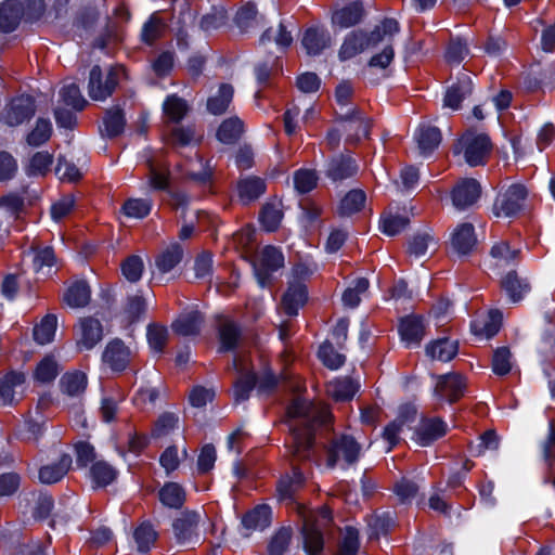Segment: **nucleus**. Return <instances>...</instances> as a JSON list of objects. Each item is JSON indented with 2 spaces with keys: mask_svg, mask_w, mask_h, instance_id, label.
Masks as SVG:
<instances>
[{
  "mask_svg": "<svg viewBox=\"0 0 555 555\" xmlns=\"http://www.w3.org/2000/svg\"><path fill=\"white\" fill-rule=\"evenodd\" d=\"M469 50L466 40L463 38L451 39L444 51V60L448 64L460 65Z\"/></svg>",
  "mask_w": 555,
  "mask_h": 555,
  "instance_id": "nucleus-63",
  "label": "nucleus"
},
{
  "mask_svg": "<svg viewBox=\"0 0 555 555\" xmlns=\"http://www.w3.org/2000/svg\"><path fill=\"white\" fill-rule=\"evenodd\" d=\"M425 319L422 314H406L400 318L398 333L405 348L418 347L425 336Z\"/></svg>",
  "mask_w": 555,
  "mask_h": 555,
  "instance_id": "nucleus-13",
  "label": "nucleus"
},
{
  "mask_svg": "<svg viewBox=\"0 0 555 555\" xmlns=\"http://www.w3.org/2000/svg\"><path fill=\"white\" fill-rule=\"evenodd\" d=\"M227 18L228 14L224 8L212 5L210 11L201 17L199 28L205 33L219 29L225 24Z\"/></svg>",
  "mask_w": 555,
  "mask_h": 555,
  "instance_id": "nucleus-59",
  "label": "nucleus"
},
{
  "mask_svg": "<svg viewBox=\"0 0 555 555\" xmlns=\"http://www.w3.org/2000/svg\"><path fill=\"white\" fill-rule=\"evenodd\" d=\"M481 195V185L474 178L460 180L451 191L453 206L459 210H465L477 203Z\"/></svg>",
  "mask_w": 555,
  "mask_h": 555,
  "instance_id": "nucleus-16",
  "label": "nucleus"
},
{
  "mask_svg": "<svg viewBox=\"0 0 555 555\" xmlns=\"http://www.w3.org/2000/svg\"><path fill=\"white\" fill-rule=\"evenodd\" d=\"M366 203V194L361 189H352L348 191L340 199L337 214L339 217H350L360 212Z\"/></svg>",
  "mask_w": 555,
  "mask_h": 555,
  "instance_id": "nucleus-41",
  "label": "nucleus"
},
{
  "mask_svg": "<svg viewBox=\"0 0 555 555\" xmlns=\"http://www.w3.org/2000/svg\"><path fill=\"white\" fill-rule=\"evenodd\" d=\"M88 378L81 371L66 372L60 379V388L63 393L75 397L87 388Z\"/></svg>",
  "mask_w": 555,
  "mask_h": 555,
  "instance_id": "nucleus-46",
  "label": "nucleus"
},
{
  "mask_svg": "<svg viewBox=\"0 0 555 555\" xmlns=\"http://www.w3.org/2000/svg\"><path fill=\"white\" fill-rule=\"evenodd\" d=\"M512 353L508 347H498L493 351L491 367L492 372L498 376H506L512 371L511 363Z\"/></svg>",
  "mask_w": 555,
  "mask_h": 555,
  "instance_id": "nucleus-62",
  "label": "nucleus"
},
{
  "mask_svg": "<svg viewBox=\"0 0 555 555\" xmlns=\"http://www.w3.org/2000/svg\"><path fill=\"white\" fill-rule=\"evenodd\" d=\"M158 501L169 509H181L186 502V491L182 485L176 481H166L158 489Z\"/></svg>",
  "mask_w": 555,
  "mask_h": 555,
  "instance_id": "nucleus-31",
  "label": "nucleus"
},
{
  "mask_svg": "<svg viewBox=\"0 0 555 555\" xmlns=\"http://www.w3.org/2000/svg\"><path fill=\"white\" fill-rule=\"evenodd\" d=\"M53 128L50 119L39 117L35 128L27 133L26 142L33 147L41 146L50 140Z\"/></svg>",
  "mask_w": 555,
  "mask_h": 555,
  "instance_id": "nucleus-51",
  "label": "nucleus"
},
{
  "mask_svg": "<svg viewBox=\"0 0 555 555\" xmlns=\"http://www.w3.org/2000/svg\"><path fill=\"white\" fill-rule=\"evenodd\" d=\"M25 10L22 0H3L0 2V33L12 34L24 21Z\"/></svg>",
  "mask_w": 555,
  "mask_h": 555,
  "instance_id": "nucleus-19",
  "label": "nucleus"
},
{
  "mask_svg": "<svg viewBox=\"0 0 555 555\" xmlns=\"http://www.w3.org/2000/svg\"><path fill=\"white\" fill-rule=\"evenodd\" d=\"M133 538L138 545V551L147 553L157 539V532L150 522H142L134 529Z\"/></svg>",
  "mask_w": 555,
  "mask_h": 555,
  "instance_id": "nucleus-60",
  "label": "nucleus"
},
{
  "mask_svg": "<svg viewBox=\"0 0 555 555\" xmlns=\"http://www.w3.org/2000/svg\"><path fill=\"white\" fill-rule=\"evenodd\" d=\"M284 255L280 247L266 245L261 250L259 264L254 263V273L260 287L272 282V274L284 267Z\"/></svg>",
  "mask_w": 555,
  "mask_h": 555,
  "instance_id": "nucleus-8",
  "label": "nucleus"
},
{
  "mask_svg": "<svg viewBox=\"0 0 555 555\" xmlns=\"http://www.w3.org/2000/svg\"><path fill=\"white\" fill-rule=\"evenodd\" d=\"M451 245L459 256H468L477 245L475 228L469 222L459 224L451 236Z\"/></svg>",
  "mask_w": 555,
  "mask_h": 555,
  "instance_id": "nucleus-24",
  "label": "nucleus"
},
{
  "mask_svg": "<svg viewBox=\"0 0 555 555\" xmlns=\"http://www.w3.org/2000/svg\"><path fill=\"white\" fill-rule=\"evenodd\" d=\"M465 162L470 167L483 166L492 151V142L487 133L466 131L460 139Z\"/></svg>",
  "mask_w": 555,
  "mask_h": 555,
  "instance_id": "nucleus-3",
  "label": "nucleus"
},
{
  "mask_svg": "<svg viewBox=\"0 0 555 555\" xmlns=\"http://www.w3.org/2000/svg\"><path fill=\"white\" fill-rule=\"evenodd\" d=\"M420 491V486L408 477H401L392 486V492L401 504L410 505Z\"/></svg>",
  "mask_w": 555,
  "mask_h": 555,
  "instance_id": "nucleus-55",
  "label": "nucleus"
},
{
  "mask_svg": "<svg viewBox=\"0 0 555 555\" xmlns=\"http://www.w3.org/2000/svg\"><path fill=\"white\" fill-rule=\"evenodd\" d=\"M236 191L241 204L247 206L266 193L267 183L263 178L248 176L237 181Z\"/></svg>",
  "mask_w": 555,
  "mask_h": 555,
  "instance_id": "nucleus-27",
  "label": "nucleus"
},
{
  "mask_svg": "<svg viewBox=\"0 0 555 555\" xmlns=\"http://www.w3.org/2000/svg\"><path fill=\"white\" fill-rule=\"evenodd\" d=\"M81 337L77 341L79 350H91L103 338L102 323L92 317L85 318L80 321Z\"/></svg>",
  "mask_w": 555,
  "mask_h": 555,
  "instance_id": "nucleus-32",
  "label": "nucleus"
},
{
  "mask_svg": "<svg viewBox=\"0 0 555 555\" xmlns=\"http://www.w3.org/2000/svg\"><path fill=\"white\" fill-rule=\"evenodd\" d=\"M318 358L325 367L332 371L340 369L346 362L345 354L338 352L328 340L319 346Z\"/></svg>",
  "mask_w": 555,
  "mask_h": 555,
  "instance_id": "nucleus-50",
  "label": "nucleus"
},
{
  "mask_svg": "<svg viewBox=\"0 0 555 555\" xmlns=\"http://www.w3.org/2000/svg\"><path fill=\"white\" fill-rule=\"evenodd\" d=\"M57 327V317L53 313L46 314L41 321L34 326L33 338L39 345H47L54 339Z\"/></svg>",
  "mask_w": 555,
  "mask_h": 555,
  "instance_id": "nucleus-44",
  "label": "nucleus"
},
{
  "mask_svg": "<svg viewBox=\"0 0 555 555\" xmlns=\"http://www.w3.org/2000/svg\"><path fill=\"white\" fill-rule=\"evenodd\" d=\"M466 379L461 373L450 372L438 376L435 393L449 404L456 403L465 393Z\"/></svg>",
  "mask_w": 555,
  "mask_h": 555,
  "instance_id": "nucleus-12",
  "label": "nucleus"
},
{
  "mask_svg": "<svg viewBox=\"0 0 555 555\" xmlns=\"http://www.w3.org/2000/svg\"><path fill=\"white\" fill-rule=\"evenodd\" d=\"M552 69H545L541 66H532L521 77V87L526 92L533 93L542 89L546 80L551 78Z\"/></svg>",
  "mask_w": 555,
  "mask_h": 555,
  "instance_id": "nucleus-45",
  "label": "nucleus"
},
{
  "mask_svg": "<svg viewBox=\"0 0 555 555\" xmlns=\"http://www.w3.org/2000/svg\"><path fill=\"white\" fill-rule=\"evenodd\" d=\"M501 288L506 293L509 300L514 304L524 299L530 292L531 286L527 279L518 275L516 270L508 271L501 280Z\"/></svg>",
  "mask_w": 555,
  "mask_h": 555,
  "instance_id": "nucleus-34",
  "label": "nucleus"
},
{
  "mask_svg": "<svg viewBox=\"0 0 555 555\" xmlns=\"http://www.w3.org/2000/svg\"><path fill=\"white\" fill-rule=\"evenodd\" d=\"M367 49V42L364 39V30H352L346 35L338 50V59L341 62L351 60Z\"/></svg>",
  "mask_w": 555,
  "mask_h": 555,
  "instance_id": "nucleus-35",
  "label": "nucleus"
},
{
  "mask_svg": "<svg viewBox=\"0 0 555 555\" xmlns=\"http://www.w3.org/2000/svg\"><path fill=\"white\" fill-rule=\"evenodd\" d=\"M183 258V249L179 244H172L162 251L155 259V264L159 272L168 273L175 269Z\"/></svg>",
  "mask_w": 555,
  "mask_h": 555,
  "instance_id": "nucleus-48",
  "label": "nucleus"
},
{
  "mask_svg": "<svg viewBox=\"0 0 555 555\" xmlns=\"http://www.w3.org/2000/svg\"><path fill=\"white\" fill-rule=\"evenodd\" d=\"M37 105L33 95L22 93L13 96L3 109V120L9 127H17L30 121L36 114Z\"/></svg>",
  "mask_w": 555,
  "mask_h": 555,
  "instance_id": "nucleus-6",
  "label": "nucleus"
},
{
  "mask_svg": "<svg viewBox=\"0 0 555 555\" xmlns=\"http://www.w3.org/2000/svg\"><path fill=\"white\" fill-rule=\"evenodd\" d=\"M323 167L324 177L335 186L354 178L359 171V165L356 158L345 153L328 157Z\"/></svg>",
  "mask_w": 555,
  "mask_h": 555,
  "instance_id": "nucleus-5",
  "label": "nucleus"
},
{
  "mask_svg": "<svg viewBox=\"0 0 555 555\" xmlns=\"http://www.w3.org/2000/svg\"><path fill=\"white\" fill-rule=\"evenodd\" d=\"M199 522V514L196 511L186 509L172 521L175 538L179 544L190 542L196 534Z\"/></svg>",
  "mask_w": 555,
  "mask_h": 555,
  "instance_id": "nucleus-23",
  "label": "nucleus"
},
{
  "mask_svg": "<svg viewBox=\"0 0 555 555\" xmlns=\"http://www.w3.org/2000/svg\"><path fill=\"white\" fill-rule=\"evenodd\" d=\"M130 349L122 339L114 338L107 343L102 360L114 373H122L130 363Z\"/></svg>",
  "mask_w": 555,
  "mask_h": 555,
  "instance_id": "nucleus-17",
  "label": "nucleus"
},
{
  "mask_svg": "<svg viewBox=\"0 0 555 555\" xmlns=\"http://www.w3.org/2000/svg\"><path fill=\"white\" fill-rule=\"evenodd\" d=\"M308 301V287L301 282L291 283L282 296L284 312L288 317H296L300 308Z\"/></svg>",
  "mask_w": 555,
  "mask_h": 555,
  "instance_id": "nucleus-26",
  "label": "nucleus"
},
{
  "mask_svg": "<svg viewBox=\"0 0 555 555\" xmlns=\"http://www.w3.org/2000/svg\"><path fill=\"white\" fill-rule=\"evenodd\" d=\"M73 460L68 453H62L57 462L42 465L38 470V479L43 485H54L68 473Z\"/></svg>",
  "mask_w": 555,
  "mask_h": 555,
  "instance_id": "nucleus-29",
  "label": "nucleus"
},
{
  "mask_svg": "<svg viewBox=\"0 0 555 555\" xmlns=\"http://www.w3.org/2000/svg\"><path fill=\"white\" fill-rule=\"evenodd\" d=\"M306 486V477L299 467H293L291 473H285L276 481L275 496L281 503L294 505L297 503V494Z\"/></svg>",
  "mask_w": 555,
  "mask_h": 555,
  "instance_id": "nucleus-10",
  "label": "nucleus"
},
{
  "mask_svg": "<svg viewBox=\"0 0 555 555\" xmlns=\"http://www.w3.org/2000/svg\"><path fill=\"white\" fill-rule=\"evenodd\" d=\"M153 208L151 198H128L121 206V212L128 218L144 219Z\"/></svg>",
  "mask_w": 555,
  "mask_h": 555,
  "instance_id": "nucleus-52",
  "label": "nucleus"
},
{
  "mask_svg": "<svg viewBox=\"0 0 555 555\" xmlns=\"http://www.w3.org/2000/svg\"><path fill=\"white\" fill-rule=\"evenodd\" d=\"M240 377L233 383V400L235 404L247 401L257 386V372L240 370Z\"/></svg>",
  "mask_w": 555,
  "mask_h": 555,
  "instance_id": "nucleus-40",
  "label": "nucleus"
},
{
  "mask_svg": "<svg viewBox=\"0 0 555 555\" xmlns=\"http://www.w3.org/2000/svg\"><path fill=\"white\" fill-rule=\"evenodd\" d=\"M410 223V219L402 215H388L379 220L380 231L388 236L400 234Z\"/></svg>",
  "mask_w": 555,
  "mask_h": 555,
  "instance_id": "nucleus-64",
  "label": "nucleus"
},
{
  "mask_svg": "<svg viewBox=\"0 0 555 555\" xmlns=\"http://www.w3.org/2000/svg\"><path fill=\"white\" fill-rule=\"evenodd\" d=\"M126 126L127 118L125 109L121 105L115 104L105 109L99 130L102 138L113 140L125 132Z\"/></svg>",
  "mask_w": 555,
  "mask_h": 555,
  "instance_id": "nucleus-18",
  "label": "nucleus"
},
{
  "mask_svg": "<svg viewBox=\"0 0 555 555\" xmlns=\"http://www.w3.org/2000/svg\"><path fill=\"white\" fill-rule=\"evenodd\" d=\"M361 453V444L351 435L343 434L338 438L332 440L326 449V467L335 468L341 454L347 465H353L359 461Z\"/></svg>",
  "mask_w": 555,
  "mask_h": 555,
  "instance_id": "nucleus-4",
  "label": "nucleus"
},
{
  "mask_svg": "<svg viewBox=\"0 0 555 555\" xmlns=\"http://www.w3.org/2000/svg\"><path fill=\"white\" fill-rule=\"evenodd\" d=\"M359 390V384L351 378L337 379L331 390V395L336 402H348L353 399Z\"/></svg>",
  "mask_w": 555,
  "mask_h": 555,
  "instance_id": "nucleus-58",
  "label": "nucleus"
},
{
  "mask_svg": "<svg viewBox=\"0 0 555 555\" xmlns=\"http://www.w3.org/2000/svg\"><path fill=\"white\" fill-rule=\"evenodd\" d=\"M528 194L522 183H512L499 191L492 205L493 215L498 218H516L524 211Z\"/></svg>",
  "mask_w": 555,
  "mask_h": 555,
  "instance_id": "nucleus-2",
  "label": "nucleus"
},
{
  "mask_svg": "<svg viewBox=\"0 0 555 555\" xmlns=\"http://www.w3.org/2000/svg\"><path fill=\"white\" fill-rule=\"evenodd\" d=\"M244 130V122L240 117H229L219 125L216 138L222 144H235L241 139Z\"/></svg>",
  "mask_w": 555,
  "mask_h": 555,
  "instance_id": "nucleus-38",
  "label": "nucleus"
},
{
  "mask_svg": "<svg viewBox=\"0 0 555 555\" xmlns=\"http://www.w3.org/2000/svg\"><path fill=\"white\" fill-rule=\"evenodd\" d=\"M337 122L347 124L344 131L347 133L346 142L350 144L359 143L362 139L370 135L371 124L359 107H352L345 114H337Z\"/></svg>",
  "mask_w": 555,
  "mask_h": 555,
  "instance_id": "nucleus-9",
  "label": "nucleus"
},
{
  "mask_svg": "<svg viewBox=\"0 0 555 555\" xmlns=\"http://www.w3.org/2000/svg\"><path fill=\"white\" fill-rule=\"evenodd\" d=\"M53 164V155L48 151H40L33 154L29 164L25 168L28 177H46Z\"/></svg>",
  "mask_w": 555,
  "mask_h": 555,
  "instance_id": "nucleus-49",
  "label": "nucleus"
},
{
  "mask_svg": "<svg viewBox=\"0 0 555 555\" xmlns=\"http://www.w3.org/2000/svg\"><path fill=\"white\" fill-rule=\"evenodd\" d=\"M25 383V374L20 371H9L0 378V401L2 405H11L14 401V389Z\"/></svg>",
  "mask_w": 555,
  "mask_h": 555,
  "instance_id": "nucleus-42",
  "label": "nucleus"
},
{
  "mask_svg": "<svg viewBox=\"0 0 555 555\" xmlns=\"http://www.w3.org/2000/svg\"><path fill=\"white\" fill-rule=\"evenodd\" d=\"M163 111L170 121L178 124L189 111L188 102L177 94H170L164 101Z\"/></svg>",
  "mask_w": 555,
  "mask_h": 555,
  "instance_id": "nucleus-53",
  "label": "nucleus"
},
{
  "mask_svg": "<svg viewBox=\"0 0 555 555\" xmlns=\"http://www.w3.org/2000/svg\"><path fill=\"white\" fill-rule=\"evenodd\" d=\"M204 322V314L198 309H192L180 313L171 323V328L179 336H197L202 331Z\"/></svg>",
  "mask_w": 555,
  "mask_h": 555,
  "instance_id": "nucleus-22",
  "label": "nucleus"
},
{
  "mask_svg": "<svg viewBox=\"0 0 555 555\" xmlns=\"http://www.w3.org/2000/svg\"><path fill=\"white\" fill-rule=\"evenodd\" d=\"M60 95L67 106H72L77 112L83 111L88 105L87 100L81 94L79 86L75 82L64 86L60 91Z\"/></svg>",
  "mask_w": 555,
  "mask_h": 555,
  "instance_id": "nucleus-61",
  "label": "nucleus"
},
{
  "mask_svg": "<svg viewBox=\"0 0 555 555\" xmlns=\"http://www.w3.org/2000/svg\"><path fill=\"white\" fill-rule=\"evenodd\" d=\"M414 139L421 155H431L440 145L442 141L441 130L431 125H420L414 133Z\"/></svg>",
  "mask_w": 555,
  "mask_h": 555,
  "instance_id": "nucleus-30",
  "label": "nucleus"
},
{
  "mask_svg": "<svg viewBox=\"0 0 555 555\" xmlns=\"http://www.w3.org/2000/svg\"><path fill=\"white\" fill-rule=\"evenodd\" d=\"M283 216L282 209L275 203L267 202L260 208L258 220L266 232L273 233L279 230Z\"/></svg>",
  "mask_w": 555,
  "mask_h": 555,
  "instance_id": "nucleus-43",
  "label": "nucleus"
},
{
  "mask_svg": "<svg viewBox=\"0 0 555 555\" xmlns=\"http://www.w3.org/2000/svg\"><path fill=\"white\" fill-rule=\"evenodd\" d=\"M234 88L231 83H221L215 95L207 99L206 108L211 115L224 114L233 101Z\"/></svg>",
  "mask_w": 555,
  "mask_h": 555,
  "instance_id": "nucleus-39",
  "label": "nucleus"
},
{
  "mask_svg": "<svg viewBox=\"0 0 555 555\" xmlns=\"http://www.w3.org/2000/svg\"><path fill=\"white\" fill-rule=\"evenodd\" d=\"M65 304L70 308H83L91 300V288L86 280H78L72 283L63 297Z\"/></svg>",
  "mask_w": 555,
  "mask_h": 555,
  "instance_id": "nucleus-37",
  "label": "nucleus"
},
{
  "mask_svg": "<svg viewBox=\"0 0 555 555\" xmlns=\"http://www.w3.org/2000/svg\"><path fill=\"white\" fill-rule=\"evenodd\" d=\"M459 350V340H452L447 336L433 339L425 346L426 356L430 360L440 362H449L453 360L457 356Z\"/></svg>",
  "mask_w": 555,
  "mask_h": 555,
  "instance_id": "nucleus-25",
  "label": "nucleus"
},
{
  "mask_svg": "<svg viewBox=\"0 0 555 555\" xmlns=\"http://www.w3.org/2000/svg\"><path fill=\"white\" fill-rule=\"evenodd\" d=\"M313 405L305 398L297 397L286 408L288 430L292 437L294 453L308 457L315 444V426L319 417L313 415Z\"/></svg>",
  "mask_w": 555,
  "mask_h": 555,
  "instance_id": "nucleus-1",
  "label": "nucleus"
},
{
  "mask_svg": "<svg viewBox=\"0 0 555 555\" xmlns=\"http://www.w3.org/2000/svg\"><path fill=\"white\" fill-rule=\"evenodd\" d=\"M300 43L307 55L318 56L330 47L331 36L324 27L312 25L305 29Z\"/></svg>",
  "mask_w": 555,
  "mask_h": 555,
  "instance_id": "nucleus-21",
  "label": "nucleus"
},
{
  "mask_svg": "<svg viewBox=\"0 0 555 555\" xmlns=\"http://www.w3.org/2000/svg\"><path fill=\"white\" fill-rule=\"evenodd\" d=\"M292 534L291 527H281L278 529L268 543V555H284L289 547Z\"/></svg>",
  "mask_w": 555,
  "mask_h": 555,
  "instance_id": "nucleus-57",
  "label": "nucleus"
},
{
  "mask_svg": "<svg viewBox=\"0 0 555 555\" xmlns=\"http://www.w3.org/2000/svg\"><path fill=\"white\" fill-rule=\"evenodd\" d=\"M304 551L307 555H321L324 550V534L317 522L306 521L301 528Z\"/></svg>",
  "mask_w": 555,
  "mask_h": 555,
  "instance_id": "nucleus-36",
  "label": "nucleus"
},
{
  "mask_svg": "<svg viewBox=\"0 0 555 555\" xmlns=\"http://www.w3.org/2000/svg\"><path fill=\"white\" fill-rule=\"evenodd\" d=\"M119 83L118 74L111 68L104 77L100 65L91 67L88 78V95L93 101H105L115 92Z\"/></svg>",
  "mask_w": 555,
  "mask_h": 555,
  "instance_id": "nucleus-7",
  "label": "nucleus"
},
{
  "mask_svg": "<svg viewBox=\"0 0 555 555\" xmlns=\"http://www.w3.org/2000/svg\"><path fill=\"white\" fill-rule=\"evenodd\" d=\"M241 522L247 530H264L271 526L272 508L266 503L258 504L243 515Z\"/></svg>",
  "mask_w": 555,
  "mask_h": 555,
  "instance_id": "nucleus-33",
  "label": "nucleus"
},
{
  "mask_svg": "<svg viewBox=\"0 0 555 555\" xmlns=\"http://www.w3.org/2000/svg\"><path fill=\"white\" fill-rule=\"evenodd\" d=\"M149 347L157 353H163L168 340V330L165 325L150 323L146 327Z\"/></svg>",
  "mask_w": 555,
  "mask_h": 555,
  "instance_id": "nucleus-56",
  "label": "nucleus"
},
{
  "mask_svg": "<svg viewBox=\"0 0 555 555\" xmlns=\"http://www.w3.org/2000/svg\"><path fill=\"white\" fill-rule=\"evenodd\" d=\"M293 183L298 194H308L318 186V172L314 169L299 168L293 175Z\"/></svg>",
  "mask_w": 555,
  "mask_h": 555,
  "instance_id": "nucleus-47",
  "label": "nucleus"
},
{
  "mask_svg": "<svg viewBox=\"0 0 555 555\" xmlns=\"http://www.w3.org/2000/svg\"><path fill=\"white\" fill-rule=\"evenodd\" d=\"M366 11L361 0H353L332 12L331 22L334 28L340 30L359 25L365 17Z\"/></svg>",
  "mask_w": 555,
  "mask_h": 555,
  "instance_id": "nucleus-15",
  "label": "nucleus"
},
{
  "mask_svg": "<svg viewBox=\"0 0 555 555\" xmlns=\"http://www.w3.org/2000/svg\"><path fill=\"white\" fill-rule=\"evenodd\" d=\"M448 433V424L439 416H422L418 426L414 430L413 440L420 447H430Z\"/></svg>",
  "mask_w": 555,
  "mask_h": 555,
  "instance_id": "nucleus-14",
  "label": "nucleus"
},
{
  "mask_svg": "<svg viewBox=\"0 0 555 555\" xmlns=\"http://www.w3.org/2000/svg\"><path fill=\"white\" fill-rule=\"evenodd\" d=\"M88 478L93 490L105 489L119 478V470L105 460L93 462L88 470Z\"/></svg>",
  "mask_w": 555,
  "mask_h": 555,
  "instance_id": "nucleus-20",
  "label": "nucleus"
},
{
  "mask_svg": "<svg viewBox=\"0 0 555 555\" xmlns=\"http://www.w3.org/2000/svg\"><path fill=\"white\" fill-rule=\"evenodd\" d=\"M475 89L472 77L466 73H459L455 80L446 88L442 106L452 111H460L463 102L469 98Z\"/></svg>",
  "mask_w": 555,
  "mask_h": 555,
  "instance_id": "nucleus-11",
  "label": "nucleus"
},
{
  "mask_svg": "<svg viewBox=\"0 0 555 555\" xmlns=\"http://www.w3.org/2000/svg\"><path fill=\"white\" fill-rule=\"evenodd\" d=\"M243 337L242 326L233 320L227 321L218 327V353L234 352Z\"/></svg>",
  "mask_w": 555,
  "mask_h": 555,
  "instance_id": "nucleus-28",
  "label": "nucleus"
},
{
  "mask_svg": "<svg viewBox=\"0 0 555 555\" xmlns=\"http://www.w3.org/2000/svg\"><path fill=\"white\" fill-rule=\"evenodd\" d=\"M57 375L59 364L53 356L43 357L34 371V378L41 384L53 382Z\"/></svg>",
  "mask_w": 555,
  "mask_h": 555,
  "instance_id": "nucleus-54",
  "label": "nucleus"
}]
</instances>
